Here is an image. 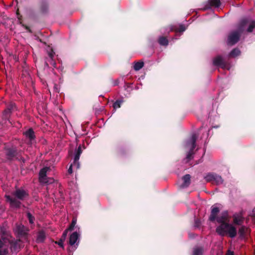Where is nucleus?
Returning a JSON list of instances; mask_svg holds the SVG:
<instances>
[{
    "instance_id": "9d476101",
    "label": "nucleus",
    "mask_w": 255,
    "mask_h": 255,
    "mask_svg": "<svg viewBox=\"0 0 255 255\" xmlns=\"http://www.w3.org/2000/svg\"><path fill=\"white\" fill-rule=\"evenodd\" d=\"M23 134L28 138L30 141L32 142L35 139V132L32 128H29L24 132Z\"/></svg>"
},
{
    "instance_id": "423d86ee",
    "label": "nucleus",
    "mask_w": 255,
    "mask_h": 255,
    "mask_svg": "<svg viewBox=\"0 0 255 255\" xmlns=\"http://www.w3.org/2000/svg\"><path fill=\"white\" fill-rule=\"evenodd\" d=\"M13 195L17 199L23 201L29 197L28 192L23 189H17L13 192Z\"/></svg>"
},
{
    "instance_id": "ea45409f",
    "label": "nucleus",
    "mask_w": 255,
    "mask_h": 255,
    "mask_svg": "<svg viewBox=\"0 0 255 255\" xmlns=\"http://www.w3.org/2000/svg\"><path fill=\"white\" fill-rule=\"evenodd\" d=\"M201 224L200 221L199 219H195L194 226L195 227L198 228L200 227Z\"/></svg>"
},
{
    "instance_id": "393cba45",
    "label": "nucleus",
    "mask_w": 255,
    "mask_h": 255,
    "mask_svg": "<svg viewBox=\"0 0 255 255\" xmlns=\"http://www.w3.org/2000/svg\"><path fill=\"white\" fill-rule=\"evenodd\" d=\"M241 54L240 50L237 48L233 49L230 53L229 56L231 57H235L237 56H239Z\"/></svg>"
},
{
    "instance_id": "cd10ccee",
    "label": "nucleus",
    "mask_w": 255,
    "mask_h": 255,
    "mask_svg": "<svg viewBox=\"0 0 255 255\" xmlns=\"http://www.w3.org/2000/svg\"><path fill=\"white\" fill-rule=\"evenodd\" d=\"M203 252L204 250L202 247L195 248L193 250V255H203Z\"/></svg>"
},
{
    "instance_id": "58836bf2",
    "label": "nucleus",
    "mask_w": 255,
    "mask_h": 255,
    "mask_svg": "<svg viewBox=\"0 0 255 255\" xmlns=\"http://www.w3.org/2000/svg\"><path fill=\"white\" fill-rule=\"evenodd\" d=\"M111 82L112 83L113 86H117V85H119V84L120 83L119 80L118 79H117L116 80L111 79Z\"/></svg>"
},
{
    "instance_id": "a18cd8bd",
    "label": "nucleus",
    "mask_w": 255,
    "mask_h": 255,
    "mask_svg": "<svg viewBox=\"0 0 255 255\" xmlns=\"http://www.w3.org/2000/svg\"><path fill=\"white\" fill-rule=\"evenodd\" d=\"M3 243L2 242L0 241V248H1L2 247Z\"/></svg>"
},
{
    "instance_id": "c85d7f7f",
    "label": "nucleus",
    "mask_w": 255,
    "mask_h": 255,
    "mask_svg": "<svg viewBox=\"0 0 255 255\" xmlns=\"http://www.w3.org/2000/svg\"><path fill=\"white\" fill-rule=\"evenodd\" d=\"M73 166H75L77 168H79V166H80V164H79V162H76V164H74V160L73 161V163H72L69 169H68V173L69 174H72V172H73V170H72V167Z\"/></svg>"
},
{
    "instance_id": "f704fd0d",
    "label": "nucleus",
    "mask_w": 255,
    "mask_h": 255,
    "mask_svg": "<svg viewBox=\"0 0 255 255\" xmlns=\"http://www.w3.org/2000/svg\"><path fill=\"white\" fill-rule=\"evenodd\" d=\"M15 108V105L14 104H9L6 109L5 110H9V112H11L12 113V111H14V109Z\"/></svg>"
},
{
    "instance_id": "7c9ffc66",
    "label": "nucleus",
    "mask_w": 255,
    "mask_h": 255,
    "mask_svg": "<svg viewBox=\"0 0 255 255\" xmlns=\"http://www.w3.org/2000/svg\"><path fill=\"white\" fill-rule=\"evenodd\" d=\"M77 220L76 218H73L71 223L69 227L67 229L69 231L73 230L74 227L76 224Z\"/></svg>"
},
{
    "instance_id": "2eb2a0df",
    "label": "nucleus",
    "mask_w": 255,
    "mask_h": 255,
    "mask_svg": "<svg viewBox=\"0 0 255 255\" xmlns=\"http://www.w3.org/2000/svg\"><path fill=\"white\" fill-rule=\"evenodd\" d=\"M186 30L185 25L183 24H180L179 25H174L171 26V30L174 31L176 32H182Z\"/></svg>"
},
{
    "instance_id": "20e7f679",
    "label": "nucleus",
    "mask_w": 255,
    "mask_h": 255,
    "mask_svg": "<svg viewBox=\"0 0 255 255\" xmlns=\"http://www.w3.org/2000/svg\"><path fill=\"white\" fill-rule=\"evenodd\" d=\"M205 179L207 182H212L217 185L221 184L223 182V179L221 176L213 173H208L205 177Z\"/></svg>"
},
{
    "instance_id": "0eeeda50",
    "label": "nucleus",
    "mask_w": 255,
    "mask_h": 255,
    "mask_svg": "<svg viewBox=\"0 0 255 255\" xmlns=\"http://www.w3.org/2000/svg\"><path fill=\"white\" fill-rule=\"evenodd\" d=\"M221 5L220 0H209L205 4L203 8H202L203 10L209 9L212 7H219Z\"/></svg>"
},
{
    "instance_id": "dca6fc26",
    "label": "nucleus",
    "mask_w": 255,
    "mask_h": 255,
    "mask_svg": "<svg viewBox=\"0 0 255 255\" xmlns=\"http://www.w3.org/2000/svg\"><path fill=\"white\" fill-rule=\"evenodd\" d=\"M9 110H4L2 114L1 118L2 121L4 122V123H6L7 121L11 124V122L9 120V118L11 116V112H9Z\"/></svg>"
},
{
    "instance_id": "4468645a",
    "label": "nucleus",
    "mask_w": 255,
    "mask_h": 255,
    "mask_svg": "<svg viewBox=\"0 0 255 255\" xmlns=\"http://www.w3.org/2000/svg\"><path fill=\"white\" fill-rule=\"evenodd\" d=\"M249 20L247 18L242 19L239 23L237 30L242 33L244 30L245 26L249 23Z\"/></svg>"
},
{
    "instance_id": "79ce46f5",
    "label": "nucleus",
    "mask_w": 255,
    "mask_h": 255,
    "mask_svg": "<svg viewBox=\"0 0 255 255\" xmlns=\"http://www.w3.org/2000/svg\"><path fill=\"white\" fill-rule=\"evenodd\" d=\"M7 253V251L6 250H4V254L2 253V251L0 250V255H3Z\"/></svg>"
},
{
    "instance_id": "bb28decb",
    "label": "nucleus",
    "mask_w": 255,
    "mask_h": 255,
    "mask_svg": "<svg viewBox=\"0 0 255 255\" xmlns=\"http://www.w3.org/2000/svg\"><path fill=\"white\" fill-rule=\"evenodd\" d=\"M10 205L16 208H19L21 205V202L17 198H14L11 202Z\"/></svg>"
},
{
    "instance_id": "ddd939ff",
    "label": "nucleus",
    "mask_w": 255,
    "mask_h": 255,
    "mask_svg": "<svg viewBox=\"0 0 255 255\" xmlns=\"http://www.w3.org/2000/svg\"><path fill=\"white\" fill-rule=\"evenodd\" d=\"M79 237V235L77 232H73L69 237V244L71 246L74 245L78 240Z\"/></svg>"
},
{
    "instance_id": "c03bdc74",
    "label": "nucleus",
    "mask_w": 255,
    "mask_h": 255,
    "mask_svg": "<svg viewBox=\"0 0 255 255\" xmlns=\"http://www.w3.org/2000/svg\"><path fill=\"white\" fill-rule=\"evenodd\" d=\"M48 62H49V61H48V60L46 61H45V66H46V67H48Z\"/></svg>"
},
{
    "instance_id": "f03ea898",
    "label": "nucleus",
    "mask_w": 255,
    "mask_h": 255,
    "mask_svg": "<svg viewBox=\"0 0 255 255\" xmlns=\"http://www.w3.org/2000/svg\"><path fill=\"white\" fill-rule=\"evenodd\" d=\"M21 152V150H19L15 145L6 146L4 148L5 157L7 161L10 162L16 160Z\"/></svg>"
},
{
    "instance_id": "49530a36",
    "label": "nucleus",
    "mask_w": 255,
    "mask_h": 255,
    "mask_svg": "<svg viewBox=\"0 0 255 255\" xmlns=\"http://www.w3.org/2000/svg\"><path fill=\"white\" fill-rule=\"evenodd\" d=\"M126 85V86L128 87H129V83H125Z\"/></svg>"
},
{
    "instance_id": "4c0bfd02",
    "label": "nucleus",
    "mask_w": 255,
    "mask_h": 255,
    "mask_svg": "<svg viewBox=\"0 0 255 255\" xmlns=\"http://www.w3.org/2000/svg\"><path fill=\"white\" fill-rule=\"evenodd\" d=\"M16 160H18L19 161H20V162L22 163H24L25 162V159H24V157H22L21 156V153H20L18 156H17V158L16 159Z\"/></svg>"
},
{
    "instance_id": "5701e85b",
    "label": "nucleus",
    "mask_w": 255,
    "mask_h": 255,
    "mask_svg": "<svg viewBox=\"0 0 255 255\" xmlns=\"http://www.w3.org/2000/svg\"><path fill=\"white\" fill-rule=\"evenodd\" d=\"M48 56L49 57V59L48 60L49 62H50V63L52 65H53L54 67H55L56 63H55V62H54L53 61V59L54 55L55 54V53H54V51L52 49H51V50L48 52Z\"/></svg>"
},
{
    "instance_id": "72a5a7b5",
    "label": "nucleus",
    "mask_w": 255,
    "mask_h": 255,
    "mask_svg": "<svg viewBox=\"0 0 255 255\" xmlns=\"http://www.w3.org/2000/svg\"><path fill=\"white\" fill-rule=\"evenodd\" d=\"M27 217L28 219L29 222L30 224H33L34 222V220L35 219L34 217L32 215V214L28 212L27 213Z\"/></svg>"
},
{
    "instance_id": "9b49d317",
    "label": "nucleus",
    "mask_w": 255,
    "mask_h": 255,
    "mask_svg": "<svg viewBox=\"0 0 255 255\" xmlns=\"http://www.w3.org/2000/svg\"><path fill=\"white\" fill-rule=\"evenodd\" d=\"M220 212L219 208L218 207H212L211 209V214L209 217V220L211 222H214L217 218V215Z\"/></svg>"
},
{
    "instance_id": "6ab92c4d",
    "label": "nucleus",
    "mask_w": 255,
    "mask_h": 255,
    "mask_svg": "<svg viewBox=\"0 0 255 255\" xmlns=\"http://www.w3.org/2000/svg\"><path fill=\"white\" fill-rule=\"evenodd\" d=\"M45 238L46 236L45 232L42 230L39 231L37 235V237L36 239L37 242L38 243H42L44 241Z\"/></svg>"
},
{
    "instance_id": "2f4dec72",
    "label": "nucleus",
    "mask_w": 255,
    "mask_h": 255,
    "mask_svg": "<svg viewBox=\"0 0 255 255\" xmlns=\"http://www.w3.org/2000/svg\"><path fill=\"white\" fill-rule=\"evenodd\" d=\"M255 28V21L253 20L250 23L249 26L247 29V31L248 32H252Z\"/></svg>"
},
{
    "instance_id": "c756f323",
    "label": "nucleus",
    "mask_w": 255,
    "mask_h": 255,
    "mask_svg": "<svg viewBox=\"0 0 255 255\" xmlns=\"http://www.w3.org/2000/svg\"><path fill=\"white\" fill-rule=\"evenodd\" d=\"M243 221V220L241 217H237V216L234 217V223L235 224L238 225H241Z\"/></svg>"
},
{
    "instance_id": "aec40b11",
    "label": "nucleus",
    "mask_w": 255,
    "mask_h": 255,
    "mask_svg": "<svg viewBox=\"0 0 255 255\" xmlns=\"http://www.w3.org/2000/svg\"><path fill=\"white\" fill-rule=\"evenodd\" d=\"M158 42L160 45L166 46L168 45V40L165 36H160L159 37Z\"/></svg>"
},
{
    "instance_id": "473e14b6",
    "label": "nucleus",
    "mask_w": 255,
    "mask_h": 255,
    "mask_svg": "<svg viewBox=\"0 0 255 255\" xmlns=\"http://www.w3.org/2000/svg\"><path fill=\"white\" fill-rule=\"evenodd\" d=\"M247 229L245 226H242L239 229V234H240V236L243 237L245 236Z\"/></svg>"
},
{
    "instance_id": "39448f33",
    "label": "nucleus",
    "mask_w": 255,
    "mask_h": 255,
    "mask_svg": "<svg viewBox=\"0 0 255 255\" xmlns=\"http://www.w3.org/2000/svg\"><path fill=\"white\" fill-rule=\"evenodd\" d=\"M198 135L196 133H193L192 135L191 142V147L190 149V151L188 152L186 157V162H189L190 160H191L193 158L194 149L196 146V142L197 139Z\"/></svg>"
},
{
    "instance_id": "a211bd4d",
    "label": "nucleus",
    "mask_w": 255,
    "mask_h": 255,
    "mask_svg": "<svg viewBox=\"0 0 255 255\" xmlns=\"http://www.w3.org/2000/svg\"><path fill=\"white\" fill-rule=\"evenodd\" d=\"M82 152V147L81 145H80L76 151V153L74 156V160L75 164H76V162H79V158Z\"/></svg>"
},
{
    "instance_id": "1a4fd4ad",
    "label": "nucleus",
    "mask_w": 255,
    "mask_h": 255,
    "mask_svg": "<svg viewBox=\"0 0 255 255\" xmlns=\"http://www.w3.org/2000/svg\"><path fill=\"white\" fill-rule=\"evenodd\" d=\"M183 180L182 184L180 186L181 188H185L188 187L191 183V175L190 174H186L182 177Z\"/></svg>"
},
{
    "instance_id": "37998d69",
    "label": "nucleus",
    "mask_w": 255,
    "mask_h": 255,
    "mask_svg": "<svg viewBox=\"0 0 255 255\" xmlns=\"http://www.w3.org/2000/svg\"><path fill=\"white\" fill-rule=\"evenodd\" d=\"M227 255H234V253L233 252H231L230 251H228Z\"/></svg>"
},
{
    "instance_id": "6e6552de",
    "label": "nucleus",
    "mask_w": 255,
    "mask_h": 255,
    "mask_svg": "<svg viewBox=\"0 0 255 255\" xmlns=\"http://www.w3.org/2000/svg\"><path fill=\"white\" fill-rule=\"evenodd\" d=\"M213 64L214 66H220L222 68H225L226 66V62L220 55H218L214 58Z\"/></svg>"
},
{
    "instance_id": "a878e982",
    "label": "nucleus",
    "mask_w": 255,
    "mask_h": 255,
    "mask_svg": "<svg viewBox=\"0 0 255 255\" xmlns=\"http://www.w3.org/2000/svg\"><path fill=\"white\" fill-rule=\"evenodd\" d=\"M144 66V62L142 61H138L135 63L133 66L134 70L135 71H138L141 69Z\"/></svg>"
},
{
    "instance_id": "a19ab883",
    "label": "nucleus",
    "mask_w": 255,
    "mask_h": 255,
    "mask_svg": "<svg viewBox=\"0 0 255 255\" xmlns=\"http://www.w3.org/2000/svg\"><path fill=\"white\" fill-rule=\"evenodd\" d=\"M5 198L6 200L9 202L10 204L11 203V201L14 198L11 197L9 195H5Z\"/></svg>"
},
{
    "instance_id": "c9c22d12",
    "label": "nucleus",
    "mask_w": 255,
    "mask_h": 255,
    "mask_svg": "<svg viewBox=\"0 0 255 255\" xmlns=\"http://www.w3.org/2000/svg\"><path fill=\"white\" fill-rule=\"evenodd\" d=\"M64 241H62V240H61L60 239L59 240V241H55L54 242V243L55 244H57L58 245V246H59L61 248H62L63 249H64V244H63V243H64Z\"/></svg>"
},
{
    "instance_id": "f3484780",
    "label": "nucleus",
    "mask_w": 255,
    "mask_h": 255,
    "mask_svg": "<svg viewBox=\"0 0 255 255\" xmlns=\"http://www.w3.org/2000/svg\"><path fill=\"white\" fill-rule=\"evenodd\" d=\"M40 12L42 14H46L48 12V4L45 1H42L40 5Z\"/></svg>"
},
{
    "instance_id": "f257e3e1",
    "label": "nucleus",
    "mask_w": 255,
    "mask_h": 255,
    "mask_svg": "<svg viewBox=\"0 0 255 255\" xmlns=\"http://www.w3.org/2000/svg\"><path fill=\"white\" fill-rule=\"evenodd\" d=\"M216 232L222 237L228 235L230 238H233L237 235L236 228L228 223L221 224L216 228Z\"/></svg>"
},
{
    "instance_id": "412c9836",
    "label": "nucleus",
    "mask_w": 255,
    "mask_h": 255,
    "mask_svg": "<svg viewBox=\"0 0 255 255\" xmlns=\"http://www.w3.org/2000/svg\"><path fill=\"white\" fill-rule=\"evenodd\" d=\"M50 170V167H45L42 168L39 173V179H44L46 176V172Z\"/></svg>"
},
{
    "instance_id": "7ed1b4c3",
    "label": "nucleus",
    "mask_w": 255,
    "mask_h": 255,
    "mask_svg": "<svg viewBox=\"0 0 255 255\" xmlns=\"http://www.w3.org/2000/svg\"><path fill=\"white\" fill-rule=\"evenodd\" d=\"M241 34L242 33L237 30L231 31L228 36V45L233 46L236 44L239 41Z\"/></svg>"
},
{
    "instance_id": "f8f14e48",
    "label": "nucleus",
    "mask_w": 255,
    "mask_h": 255,
    "mask_svg": "<svg viewBox=\"0 0 255 255\" xmlns=\"http://www.w3.org/2000/svg\"><path fill=\"white\" fill-rule=\"evenodd\" d=\"M216 220L217 222L220 224L228 223V222H229V219L227 212H225L222 216L217 217Z\"/></svg>"
},
{
    "instance_id": "e433bc0d",
    "label": "nucleus",
    "mask_w": 255,
    "mask_h": 255,
    "mask_svg": "<svg viewBox=\"0 0 255 255\" xmlns=\"http://www.w3.org/2000/svg\"><path fill=\"white\" fill-rule=\"evenodd\" d=\"M69 231L66 229L63 233L62 236L60 238V239L63 241H65L67 236V233Z\"/></svg>"
},
{
    "instance_id": "b1692460",
    "label": "nucleus",
    "mask_w": 255,
    "mask_h": 255,
    "mask_svg": "<svg viewBox=\"0 0 255 255\" xmlns=\"http://www.w3.org/2000/svg\"><path fill=\"white\" fill-rule=\"evenodd\" d=\"M124 102L123 98L116 100L113 104V107L115 110L120 108L121 105Z\"/></svg>"
},
{
    "instance_id": "4be33fe9",
    "label": "nucleus",
    "mask_w": 255,
    "mask_h": 255,
    "mask_svg": "<svg viewBox=\"0 0 255 255\" xmlns=\"http://www.w3.org/2000/svg\"><path fill=\"white\" fill-rule=\"evenodd\" d=\"M18 234L21 236H25L27 234V230L23 225H19L17 227Z\"/></svg>"
}]
</instances>
